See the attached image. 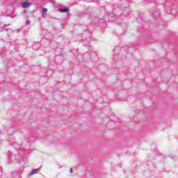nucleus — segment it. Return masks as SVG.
<instances>
[{"mask_svg":"<svg viewBox=\"0 0 178 178\" xmlns=\"http://www.w3.org/2000/svg\"><path fill=\"white\" fill-rule=\"evenodd\" d=\"M40 169H41V168L32 170L29 175L31 176L33 175H35V174L38 173V172H40Z\"/></svg>","mask_w":178,"mask_h":178,"instance_id":"1","label":"nucleus"},{"mask_svg":"<svg viewBox=\"0 0 178 178\" xmlns=\"http://www.w3.org/2000/svg\"><path fill=\"white\" fill-rule=\"evenodd\" d=\"M30 3L29 2H24L22 3V8H30Z\"/></svg>","mask_w":178,"mask_h":178,"instance_id":"2","label":"nucleus"},{"mask_svg":"<svg viewBox=\"0 0 178 178\" xmlns=\"http://www.w3.org/2000/svg\"><path fill=\"white\" fill-rule=\"evenodd\" d=\"M70 11V10L69 8H64V9H60V12L61 13H69V12Z\"/></svg>","mask_w":178,"mask_h":178,"instance_id":"3","label":"nucleus"},{"mask_svg":"<svg viewBox=\"0 0 178 178\" xmlns=\"http://www.w3.org/2000/svg\"><path fill=\"white\" fill-rule=\"evenodd\" d=\"M36 47H40V44H36L32 45V48L33 49H35V51H37V49H38V48H36Z\"/></svg>","mask_w":178,"mask_h":178,"instance_id":"4","label":"nucleus"},{"mask_svg":"<svg viewBox=\"0 0 178 178\" xmlns=\"http://www.w3.org/2000/svg\"><path fill=\"white\" fill-rule=\"evenodd\" d=\"M47 12H48V9L47 8H43L42 9V14L43 15H45Z\"/></svg>","mask_w":178,"mask_h":178,"instance_id":"5","label":"nucleus"},{"mask_svg":"<svg viewBox=\"0 0 178 178\" xmlns=\"http://www.w3.org/2000/svg\"><path fill=\"white\" fill-rule=\"evenodd\" d=\"M25 24H26V26H29V24H30V20H26V22H25Z\"/></svg>","mask_w":178,"mask_h":178,"instance_id":"6","label":"nucleus"},{"mask_svg":"<svg viewBox=\"0 0 178 178\" xmlns=\"http://www.w3.org/2000/svg\"><path fill=\"white\" fill-rule=\"evenodd\" d=\"M8 31V29L4 27V28H3V29H1V31Z\"/></svg>","mask_w":178,"mask_h":178,"instance_id":"7","label":"nucleus"},{"mask_svg":"<svg viewBox=\"0 0 178 178\" xmlns=\"http://www.w3.org/2000/svg\"><path fill=\"white\" fill-rule=\"evenodd\" d=\"M70 173H73V168H70Z\"/></svg>","mask_w":178,"mask_h":178,"instance_id":"8","label":"nucleus"}]
</instances>
